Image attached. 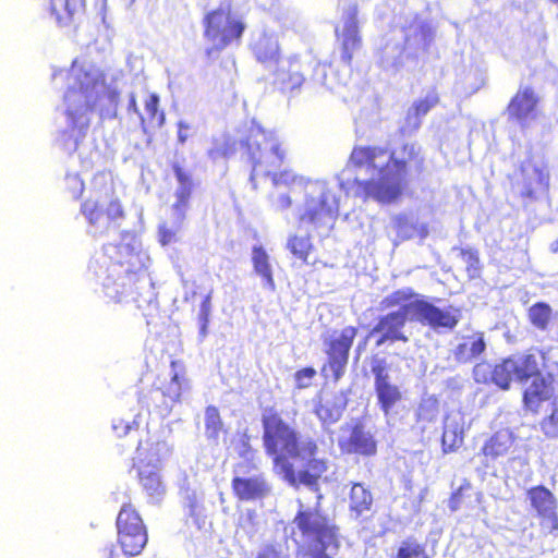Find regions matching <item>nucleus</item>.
Masks as SVG:
<instances>
[{
	"instance_id": "nucleus-40",
	"label": "nucleus",
	"mask_w": 558,
	"mask_h": 558,
	"mask_svg": "<svg viewBox=\"0 0 558 558\" xmlns=\"http://www.w3.org/2000/svg\"><path fill=\"white\" fill-rule=\"evenodd\" d=\"M222 429V422L217 408L208 407L205 411V432L209 439H217Z\"/></svg>"
},
{
	"instance_id": "nucleus-54",
	"label": "nucleus",
	"mask_w": 558,
	"mask_h": 558,
	"mask_svg": "<svg viewBox=\"0 0 558 558\" xmlns=\"http://www.w3.org/2000/svg\"><path fill=\"white\" fill-rule=\"evenodd\" d=\"M292 205V199L289 194H278L271 198V206L278 211L286 210Z\"/></svg>"
},
{
	"instance_id": "nucleus-63",
	"label": "nucleus",
	"mask_w": 558,
	"mask_h": 558,
	"mask_svg": "<svg viewBox=\"0 0 558 558\" xmlns=\"http://www.w3.org/2000/svg\"><path fill=\"white\" fill-rule=\"evenodd\" d=\"M119 251V253L121 254L122 251H128V247L125 245H120L119 247L114 246V245H107L105 246V253L106 255H108V257L111 259L112 256H111V253L112 252H116V251Z\"/></svg>"
},
{
	"instance_id": "nucleus-15",
	"label": "nucleus",
	"mask_w": 558,
	"mask_h": 558,
	"mask_svg": "<svg viewBox=\"0 0 558 558\" xmlns=\"http://www.w3.org/2000/svg\"><path fill=\"white\" fill-rule=\"evenodd\" d=\"M379 64L386 71L413 72L420 65V58L399 41L388 40L379 51Z\"/></svg>"
},
{
	"instance_id": "nucleus-59",
	"label": "nucleus",
	"mask_w": 558,
	"mask_h": 558,
	"mask_svg": "<svg viewBox=\"0 0 558 558\" xmlns=\"http://www.w3.org/2000/svg\"><path fill=\"white\" fill-rule=\"evenodd\" d=\"M159 98L153 94L145 101V110L150 118H155L158 112Z\"/></svg>"
},
{
	"instance_id": "nucleus-17",
	"label": "nucleus",
	"mask_w": 558,
	"mask_h": 558,
	"mask_svg": "<svg viewBox=\"0 0 558 558\" xmlns=\"http://www.w3.org/2000/svg\"><path fill=\"white\" fill-rule=\"evenodd\" d=\"M357 7H349L342 16V26L336 29L339 40L341 41L342 51L341 60L350 64L353 52L361 46V37L359 35L357 25Z\"/></svg>"
},
{
	"instance_id": "nucleus-48",
	"label": "nucleus",
	"mask_w": 558,
	"mask_h": 558,
	"mask_svg": "<svg viewBox=\"0 0 558 558\" xmlns=\"http://www.w3.org/2000/svg\"><path fill=\"white\" fill-rule=\"evenodd\" d=\"M256 558H283L282 545L265 544L258 549Z\"/></svg>"
},
{
	"instance_id": "nucleus-36",
	"label": "nucleus",
	"mask_w": 558,
	"mask_h": 558,
	"mask_svg": "<svg viewBox=\"0 0 558 558\" xmlns=\"http://www.w3.org/2000/svg\"><path fill=\"white\" fill-rule=\"evenodd\" d=\"M372 504L373 496L371 492L363 484H354L350 494V510L355 512L357 517L368 511Z\"/></svg>"
},
{
	"instance_id": "nucleus-47",
	"label": "nucleus",
	"mask_w": 558,
	"mask_h": 558,
	"mask_svg": "<svg viewBox=\"0 0 558 558\" xmlns=\"http://www.w3.org/2000/svg\"><path fill=\"white\" fill-rule=\"evenodd\" d=\"M461 258L466 266L470 278H475L480 272V259L476 251L461 250Z\"/></svg>"
},
{
	"instance_id": "nucleus-51",
	"label": "nucleus",
	"mask_w": 558,
	"mask_h": 558,
	"mask_svg": "<svg viewBox=\"0 0 558 558\" xmlns=\"http://www.w3.org/2000/svg\"><path fill=\"white\" fill-rule=\"evenodd\" d=\"M542 428L546 435L558 437V409H555L551 415L543 422Z\"/></svg>"
},
{
	"instance_id": "nucleus-58",
	"label": "nucleus",
	"mask_w": 558,
	"mask_h": 558,
	"mask_svg": "<svg viewBox=\"0 0 558 558\" xmlns=\"http://www.w3.org/2000/svg\"><path fill=\"white\" fill-rule=\"evenodd\" d=\"M331 549H335L333 546L315 545L308 551H305V555L308 558H331L327 555V551Z\"/></svg>"
},
{
	"instance_id": "nucleus-61",
	"label": "nucleus",
	"mask_w": 558,
	"mask_h": 558,
	"mask_svg": "<svg viewBox=\"0 0 558 558\" xmlns=\"http://www.w3.org/2000/svg\"><path fill=\"white\" fill-rule=\"evenodd\" d=\"M112 428L117 433L119 437L124 436L132 428L130 423H125L123 420H114L112 423Z\"/></svg>"
},
{
	"instance_id": "nucleus-10",
	"label": "nucleus",
	"mask_w": 558,
	"mask_h": 558,
	"mask_svg": "<svg viewBox=\"0 0 558 558\" xmlns=\"http://www.w3.org/2000/svg\"><path fill=\"white\" fill-rule=\"evenodd\" d=\"M118 537L124 555L136 556L141 554L147 543V534L138 513L124 505L117 518Z\"/></svg>"
},
{
	"instance_id": "nucleus-29",
	"label": "nucleus",
	"mask_w": 558,
	"mask_h": 558,
	"mask_svg": "<svg viewBox=\"0 0 558 558\" xmlns=\"http://www.w3.org/2000/svg\"><path fill=\"white\" fill-rule=\"evenodd\" d=\"M347 402L341 395H332L322 399L315 412L324 424L336 423L342 415Z\"/></svg>"
},
{
	"instance_id": "nucleus-28",
	"label": "nucleus",
	"mask_w": 558,
	"mask_h": 558,
	"mask_svg": "<svg viewBox=\"0 0 558 558\" xmlns=\"http://www.w3.org/2000/svg\"><path fill=\"white\" fill-rule=\"evenodd\" d=\"M178 186L174 192L177 198L172 206V211L178 216V220L185 219V213L189 207V199L194 187L191 174L179 166L173 167Z\"/></svg>"
},
{
	"instance_id": "nucleus-8",
	"label": "nucleus",
	"mask_w": 558,
	"mask_h": 558,
	"mask_svg": "<svg viewBox=\"0 0 558 558\" xmlns=\"http://www.w3.org/2000/svg\"><path fill=\"white\" fill-rule=\"evenodd\" d=\"M293 522L307 539L306 551L315 545L333 546L335 550L338 549L336 527L316 509H300Z\"/></svg>"
},
{
	"instance_id": "nucleus-19",
	"label": "nucleus",
	"mask_w": 558,
	"mask_h": 558,
	"mask_svg": "<svg viewBox=\"0 0 558 558\" xmlns=\"http://www.w3.org/2000/svg\"><path fill=\"white\" fill-rule=\"evenodd\" d=\"M304 68L305 62L296 54L281 58L274 71L275 83L283 90L300 88L305 81Z\"/></svg>"
},
{
	"instance_id": "nucleus-60",
	"label": "nucleus",
	"mask_w": 558,
	"mask_h": 558,
	"mask_svg": "<svg viewBox=\"0 0 558 558\" xmlns=\"http://www.w3.org/2000/svg\"><path fill=\"white\" fill-rule=\"evenodd\" d=\"M469 75L475 77V83L472 84L471 86L466 87L465 93L473 94V93L477 92L484 85V77L477 70L470 71Z\"/></svg>"
},
{
	"instance_id": "nucleus-53",
	"label": "nucleus",
	"mask_w": 558,
	"mask_h": 558,
	"mask_svg": "<svg viewBox=\"0 0 558 558\" xmlns=\"http://www.w3.org/2000/svg\"><path fill=\"white\" fill-rule=\"evenodd\" d=\"M65 180L68 187L71 190L72 196L77 198L84 190L83 181L76 174H69Z\"/></svg>"
},
{
	"instance_id": "nucleus-5",
	"label": "nucleus",
	"mask_w": 558,
	"mask_h": 558,
	"mask_svg": "<svg viewBox=\"0 0 558 558\" xmlns=\"http://www.w3.org/2000/svg\"><path fill=\"white\" fill-rule=\"evenodd\" d=\"M339 211V197L333 187L325 181L307 182L305 202L300 211V222L310 231L328 235Z\"/></svg>"
},
{
	"instance_id": "nucleus-56",
	"label": "nucleus",
	"mask_w": 558,
	"mask_h": 558,
	"mask_svg": "<svg viewBox=\"0 0 558 558\" xmlns=\"http://www.w3.org/2000/svg\"><path fill=\"white\" fill-rule=\"evenodd\" d=\"M210 294L206 295L204 301L202 302L199 306L198 312V323L208 324L209 323V316L211 313V302H210Z\"/></svg>"
},
{
	"instance_id": "nucleus-39",
	"label": "nucleus",
	"mask_w": 558,
	"mask_h": 558,
	"mask_svg": "<svg viewBox=\"0 0 558 558\" xmlns=\"http://www.w3.org/2000/svg\"><path fill=\"white\" fill-rule=\"evenodd\" d=\"M178 363L172 362L171 363V380L169 385L166 387L163 395L168 397L171 401H178L181 397L183 386L185 384V379L183 375H181L178 369Z\"/></svg>"
},
{
	"instance_id": "nucleus-20",
	"label": "nucleus",
	"mask_w": 558,
	"mask_h": 558,
	"mask_svg": "<svg viewBox=\"0 0 558 558\" xmlns=\"http://www.w3.org/2000/svg\"><path fill=\"white\" fill-rule=\"evenodd\" d=\"M375 376V390L383 411L387 414L390 409L401 400V392L398 386L392 385L389 379L386 363L377 360L372 366Z\"/></svg>"
},
{
	"instance_id": "nucleus-38",
	"label": "nucleus",
	"mask_w": 558,
	"mask_h": 558,
	"mask_svg": "<svg viewBox=\"0 0 558 558\" xmlns=\"http://www.w3.org/2000/svg\"><path fill=\"white\" fill-rule=\"evenodd\" d=\"M396 227L398 234L401 239H411L416 235L420 238H425L427 234L426 227L422 226H415L412 220L409 219L407 216H399L396 218Z\"/></svg>"
},
{
	"instance_id": "nucleus-50",
	"label": "nucleus",
	"mask_w": 558,
	"mask_h": 558,
	"mask_svg": "<svg viewBox=\"0 0 558 558\" xmlns=\"http://www.w3.org/2000/svg\"><path fill=\"white\" fill-rule=\"evenodd\" d=\"M315 375L316 371L312 367H306L296 372L294 376L296 386L301 389L310 387Z\"/></svg>"
},
{
	"instance_id": "nucleus-27",
	"label": "nucleus",
	"mask_w": 558,
	"mask_h": 558,
	"mask_svg": "<svg viewBox=\"0 0 558 558\" xmlns=\"http://www.w3.org/2000/svg\"><path fill=\"white\" fill-rule=\"evenodd\" d=\"M465 417L461 412L449 413L444 423L442 447L444 451H454L464 439Z\"/></svg>"
},
{
	"instance_id": "nucleus-26",
	"label": "nucleus",
	"mask_w": 558,
	"mask_h": 558,
	"mask_svg": "<svg viewBox=\"0 0 558 558\" xmlns=\"http://www.w3.org/2000/svg\"><path fill=\"white\" fill-rule=\"evenodd\" d=\"M434 40L432 26L422 21H415L405 32L404 47L421 58Z\"/></svg>"
},
{
	"instance_id": "nucleus-30",
	"label": "nucleus",
	"mask_w": 558,
	"mask_h": 558,
	"mask_svg": "<svg viewBox=\"0 0 558 558\" xmlns=\"http://www.w3.org/2000/svg\"><path fill=\"white\" fill-rule=\"evenodd\" d=\"M486 348L483 333L473 332L463 336L454 349V356L460 362H469L477 357Z\"/></svg>"
},
{
	"instance_id": "nucleus-14",
	"label": "nucleus",
	"mask_w": 558,
	"mask_h": 558,
	"mask_svg": "<svg viewBox=\"0 0 558 558\" xmlns=\"http://www.w3.org/2000/svg\"><path fill=\"white\" fill-rule=\"evenodd\" d=\"M355 336L356 329L352 326H348L340 331H333L325 339L328 363L336 379H339L344 373L348 364L349 351Z\"/></svg>"
},
{
	"instance_id": "nucleus-31",
	"label": "nucleus",
	"mask_w": 558,
	"mask_h": 558,
	"mask_svg": "<svg viewBox=\"0 0 558 558\" xmlns=\"http://www.w3.org/2000/svg\"><path fill=\"white\" fill-rule=\"evenodd\" d=\"M140 482L147 495L154 499L163 496L166 487L160 476V469L136 466Z\"/></svg>"
},
{
	"instance_id": "nucleus-3",
	"label": "nucleus",
	"mask_w": 558,
	"mask_h": 558,
	"mask_svg": "<svg viewBox=\"0 0 558 558\" xmlns=\"http://www.w3.org/2000/svg\"><path fill=\"white\" fill-rule=\"evenodd\" d=\"M263 426L264 446L267 453L274 457V469L286 477H291L293 465L288 459H294L303 466L298 475L299 481L306 486L315 485L317 478L327 470V462L316 457V444L310 438H300L276 413L264 414Z\"/></svg>"
},
{
	"instance_id": "nucleus-35",
	"label": "nucleus",
	"mask_w": 558,
	"mask_h": 558,
	"mask_svg": "<svg viewBox=\"0 0 558 558\" xmlns=\"http://www.w3.org/2000/svg\"><path fill=\"white\" fill-rule=\"evenodd\" d=\"M438 95L435 92H428L424 98L418 99L408 111V122L414 128H418L421 118L437 105Z\"/></svg>"
},
{
	"instance_id": "nucleus-9",
	"label": "nucleus",
	"mask_w": 558,
	"mask_h": 558,
	"mask_svg": "<svg viewBox=\"0 0 558 558\" xmlns=\"http://www.w3.org/2000/svg\"><path fill=\"white\" fill-rule=\"evenodd\" d=\"M126 264L121 259L111 260L108 264L107 259L104 258L101 266H106V269L101 270L100 274L96 271L97 277L102 280L101 283L106 296L117 302H120L132 292L137 278L136 272L130 269L131 260H126Z\"/></svg>"
},
{
	"instance_id": "nucleus-41",
	"label": "nucleus",
	"mask_w": 558,
	"mask_h": 558,
	"mask_svg": "<svg viewBox=\"0 0 558 558\" xmlns=\"http://www.w3.org/2000/svg\"><path fill=\"white\" fill-rule=\"evenodd\" d=\"M312 247L308 236H290L287 248L299 259L306 262Z\"/></svg>"
},
{
	"instance_id": "nucleus-64",
	"label": "nucleus",
	"mask_w": 558,
	"mask_h": 558,
	"mask_svg": "<svg viewBox=\"0 0 558 558\" xmlns=\"http://www.w3.org/2000/svg\"><path fill=\"white\" fill-rule=\"evenodd\" d=\"M128 110L129 111H133L134 113L138 114L142 118V116H141L140 111H138V108H137L135 96L133 94L130 95Z\"/></svg>"
},
{
	"instance_id": "nucleus-52",
	"label": "nucleus",
	"mask_w": 558,
	"mask_h": 558,
	"mask_svg": "<svg viewBox=\"0 0 558 558\" xmlns=\"http://www.w3.org/2000/svg\"><path fill=\"white\" fill-rule=\"evenodd\" d=\"M328 68L325 64H317L314 69V81L327 89H335V85L327 80Z\"/></svg>"
},
{
	"instance_id": "nucleus-37",
	"label": "nucleus",
	"mask_w": 558,
	"mask_h": 558,
	"mask_svg": "<svg viewBox=\"0 0 558 558\" xmlns=\"http://www.w3.org/2000/svg\"><path fill=\"white\" fill-rule=\"evenodd\" d=\"M82 0H50L51 14L59 24H66L81 5Z\"/></svg>"
},
{
	"instance_id": "nucleus-12",
	"label": "nucleus",
	"mask_w": 558,
	"mask_h": 558,
	"mask_svg": "<svg viewBox=\"0 0 558 558\" xmlns=\"http://www.w3.org/2000/svg\"><path fill=\"white\" fill-rule=\"evenodd\" d=\"M507 112L509 120L526 131L542 117L541 97L529 86L520 87L509 102Z\"/></svg>"
},
{
	"instance_id": "nucleus-55",
	"label": "nucleus",
	"mask_w": 558,
	"mask_h": 558,
	"mask_svg": "<svg viewBox=\"0 0 558 558\" xmlns=\"http://www.w3.org/2000/svg\"><path fill=\"white\" fill-rule=\"evenodd\" d=\"M234 153V149L231 147L229 141H226L222 146H216L215 148L209 150V157L211 159H217L219 157H229Z\"/></svg>"
},
{
	"instance_id": "nucleus-57",
	"label": "nucleus",
	"mask_w": 558,
	"mask_h": 558,
	"mask_svg": "<svg viewBox=\"0 0 558 558\" xmlns=\"http://www.w3.org/2000/svg\"><path fill=\"white\" fill-rule=\"evenodd\" d=\"M185 499H186V505L190 508V513L192 515L198 514L201 512L202 497L196 492H192L191 494L187 493Z\"/></svg>"
},
{
	"instance_id": "nucleus-33",
	"label": "nucleus",
	"mask_w": 558,
	"mask_h": 558,
	"mask_svg": "<svg viewBox=\"0 0 558 558\" xmlns=\"http://www.w3.org/2000/svg\"><path fill=\"white\" fill-rule=\"evenodd\" d=\"M253 51L257 60L262 63L275 62L280 59L279 57V44L275 36L263 34L253 44Z\"/></svg>"
},
{
	"instance_id": "nucleus-4",
	"label": "nucleus",
	"mask_w": 558,
	"mask_h": 558,
	"mask_svg": "<svg viewBox=\"0 0 558 558\" xmlns=\"http://www.w3.org/2000/svg\"><path fill=\"white\" fill-rule=\"evenodd\" d=\"M242 156L251 165L252 171L250 181L253 187H256L258 177L272 175L275 186H302L310 180L298 177L290 170L275 173L287 155L282 141L274 133L265 131L258 123L252 121L247 128L246 134L240 140Z\"/></svg>"
},
{
	"instance_id": "nucleus-22",
	"label": "nucleus",
	"mask_w": 558,
	"mask_h": 558,
	"mask_svg": "<svg viewBox=\"0 0 558 558\" xmlns=\"http://www.w3.org/2000/svg\"><path fill=\"white\" fill-rule=\"evenodd\" d=\"M171 454V446L159 439L141 441L134 458L136 466L161 469L162 462Z\"/></svg>"
},
{
	"instance_id": "nucleus-24",
	"label": "nucleus",
	"mask_w": 558,
	"mask_h": 558,
	"mask_svg": "<svg viewBox=\"0 0 558 558\" xmlns=\"http://www.w3.org/2000/svg\"><path fill=\"white\" fill-rule=\"evenodd\" d=\"M526 497L537 517L550 523L558 521L557 498L547 487L543 485L531 487L526 492Z\"/></svg>"
},
{
	"instance_id": "nucleus-13",
	"label": "nucleus",
	"mask_w": 558,
	"mask_h": 558,
	"mask_svg": "<svg viewBox=\"0 0 558 558\" xmlns=\"http://www.w3.org/2000/svg\"><path fill=\"white\" fill-rule=\"evenodd\" d=\"M538 355L522 354L505 360L495 366L492 379L501 389H508L512 380L522 381L537 373Z\"/></svg>"
},
{
	"instance_id": "nucleus-21",
	"label": "nucleus",
	"mask_w": 558,
	"mask_h": 558,
	"mask_svg": "<svg viewBox=\"0 0 558 558\" xmlns=\"http://www.w3.org/2000/svg\"><path fill=\"white\" fill-rule=\"evenodd\" d=\"M338 445L342 451L348 453L371 456L376 452L373 435L360 425L353 428H342Z\"/></svg>"
},
{
	"instance_id": "nucleus-46",
	"label": "nucleus",
	"mask_w": 558,
	"mask_h": 558,
	"mask_svg": "<svg viewBox=\"0 0 558 558\" xmlns=\"http://www.w3.org/2000/svg\"><path fill=\"white\" fill-rule=\"evenodd\" d=\"M438 414V401L435 398L424 399L417 411V415L421 420L432 422L436 418Z\"/></svg>"
},
{
	"instance_id": "nucleus-42",
	"label": "nucleus",
	"mask_w": 558,
	"mask_h": 558,
	"mask_svg": "<svg viewBox=\"0 0 558 558\" xmlns=\"http://www.w3.org/2000/svg\"><path fill=\"white\" fill-rule=\"evenodd\" d=\"M551 315V310L547 304L537 303L530 308L529 317L532 324L541 329L546 328Z\"/></svg>"
},
{
	"instance_id": "nucleus-23",
	"label": "nucleus",
	"mask_w": 558,
	"mask_h": 558,
	"mask_svg": "<svg viewBox=\"0 0 558 558\" xmlns=\"http://www.w3.org/2000/svg\"><path fill=\"white\" fill-rule=\"evenodd\" d=\"M232 489L242 501H254L265 498L270 486L262 474L242 476L239 473L232 480Z\"/></svg>"
},
{
	"instance_id": "nucleus-2",
	"label": "nucleus",
	"mask_w": 558,
	"mask_h": 558,
	"mask_svg": "<svg viewBox=\"0 0 558 558\" xmlns=\"http://www.w3.org/2000/svg\"><path fill=\"white\" fill-rule=\"evenodd\" d=\"M417 155L414 144L404 145L401 157L380 146H355L338 177L339 187L355 196L392 203L402 194L408 163Z\"/></svg>"
},
{
	"instance_id": "nucleus-44",
	"label": "nucleus",
	"mask_w": 558,
	"mask_h": 558,
	"mask_svg": "<svg viewBox=\"0 0 558 558\" xmlns=\"http://www.w3.org/2000/svg\"><path fill=\"white\" fill-rule=\"evenodd\" d=\"M412 296L413 293L411 289L398 290L386 296L381 301V306L384 308H390L393 306H400V308H403L404 305L410 304L412 302L410 301Z\"/></svg>"
},
{
	"instance_id": "nucleus-34",
	"label": "nucleus",
	"mask_w": 558,
	"mask_h": 558,
	"mask_svg": "<svg viewBox=\"0 0 558 558\" xmlns=\"http://www.w3.org/2000/svg\"><path fill=\"white\" fill-rule=\"evenodd\" d=\"M512 442V435L509 430H499L484 445L483 453L492 458L504 456L508 452Z\"/></svg>"
},
{
	"instance_id": "nucleus-18",
	"label": "nucleus",
	"mask_w": 558,
	"mask_h": 558,
	"mask_svg": "<svg viewBox=\"0 0 558 558\" xmlns=\"http://www.w3.org/2000/svg\"><path fill=\"white\" fill-rule=\"evenodd\" d=\"M548 184L549 173L547 169L527 160L522 163L514 186L522 196L532 197L536 191H545Z\"/></svg>"
},
{
	"instance_id": "nucleus-1",
	"label": "nucleus",
	"mask_w": 558,
	"mask_h": 558,
	"mask_svg": "<svg viewBox=\"0 0 558 558\" xmlns=\"http://www.w3.org/2000/svg\"><path fill=\"white\" fill-rule=\"evenodd\" d=\"M58 77L66 80L63 104L73 140L69 148H76L89 128L93 114L102 119L116 117L121 93L118 77L90 61L78 59L66 72L54 70L52 81Z\"/></svg>"
},
{
	"instance_id": "nucleus-45",
	"label": "nucleus",
	"mask_w": 558,
	"mask_h": 558,
	"mask_svg": "<svg viewBox=\"0 0 558 558\" xmlns=\"http://www.w3.org/2000/svg\"><path fill=\"white\" fill-rule=\"evenodd\" d=\"M424 554V548L413 538L403 541L398 550V558H418Z\"/></svg>"
},
{
	"instance_id": "nucleus-6",
	"label": "nucleus",
	"mask_w": 558,
	"mask_h": 558,
	"mask_svg": "<svg viewBox=\"0 0 558 558\" xmlns=\"http://www.w3.org/2000/svg\"><path fill=\"white\" fill-rule=\"evenodd\" d=\"M82 214L88 220L94 229V234H102L111 226H117L124 216L123 208L117 196H114L112 186H106L104 193L90 198L82 204Z\"/></svg>"
},
{
	"instance_id": "nucleus-11",
	"label": "nucleus",
	"mask_w": 558,
	"mask_h": 558,
	"mask_svg": "<svg viewBox=\"0 0 558 558\" xmlns=\"http://www.w3.org/2000/svg\"><path fill=\"white\" fill-rule=\"evenodd\" d=\"M410 319L429 326L436 331L452 330L462 317L459 308H439L426 301L415 300L408 304Z\"/></svg>"
},
{
	"instance_id": "nucleus-62",
	"label": "nucleus",
	"mask_w": 558,
	"mask_h": 558,
	"mask_svg": "<svg viewBox=\"0 0 558 558\" xmlns=\"http://www.w3.org/2000/svg\"><path fill=\"white\" fill-rule=\"evenodd\" d=\"M190 130H191V126L189 123H186L184 121H180L178 123V141L181 144H184L186 142V140L190 137Z\"/></svg>"
},
{
	"instance_id": "nucleus-32",
	"label": "nucleus",
	"mask_w": 558,
	"mask_h": 558,
	"mask_svg": "<svg viewBox=\"0 0 558 558\" xmlns=\"http://www.w3.org/2000/svg\"><path fill=\"white\" fill-rule=\"evenodd\" d=\"M252 263L254 271L264 280V286L269 290H275V280L272 277V266L270 256L260 245H255L252 250Z\"/></svg>"
},
{
	"instance_id": "nucleus-43",
	"label": "nucleus",
	"mask_w": 558,
	"mask_h": 558,
	"mask_svg": "<svg viewBox=\"0 0 558 558\" xmlns=\"http://www.w3.org/2000/svg\"><path fill=\"white\" fill-rule=\"evenodd\" d=\"M173 215V222L170 227L166 223L161 225L159 228V242L161 245H169L178 241V232L180 231L182 223L184 220H178V216Z\"/></svg>"
},
{
	"instance_id": "nucleus-7",
	"label": "nucleus",
	"mask_w": 558,
	"mask_h": 558,
	"mask_svg": "<svg viewBox=\"0 0 558 558\" xmlns=\"http://www.w3.org/2000/svg\"><path fill=\"white\" fill-rule=\"evenodd\" d=\"M244 29L241 16L232 13L229 8L220 7L205 17V37L217 50L239 41Z\"/></svg>"
},
{
	"instance_id": "nucleus-16",
	"label": "nucleus",
	"mask_w": 558,
	"mask_h": 558,
	"mask_svg": "<svg viewBox=\"0 0 558 558\" xmlns=\"http://www.w3.org/2000/svg\"><path fill=\"white\" fill-rule=\"evenodd\" d=\"M408 318H410V312L407 304L403 308L383 316L372 329L369 336L380 335L376 342L377 347L383 345L386 341L401 340L407 342L408 337L401 330Z\"/></svg>"
},
{
	"instance_id": "nucleus-49",
	"label": "nucleus",
	"mask_w": 558,
	"mask_h": 558,
	"mask_svg": "<svg viewBox=\"0 0 558 558\" xmlns=\"http://www.w3.org/2000/svg\"><path fill=\"white\" fill-rule=\"evenodd\" d=\"M256 513L254 511H247L242 514L239 520V525L243 529L247 534L254 535L257 531L256 527Z\"/></svg>"
},
{
	"instance_id": "nucleus-25",
	"label": "nucleus",
	"mask_w": 558,
	"mask_h": 558,
	"mask_svg": "<svg viewBox=\"0 0 558 558\" xmlns=\"http://www.w3.org/2000/svg\"><path fill=\"white\" fill-rule=\"evenodd\" d=\"M541 359L542 356L538 355V361ZM527 378H533V380L524 391V403L530 410L536 411L542 401L551 397L554 392L553 378L550 375L543 376L539 373V365L537 366V373L527 376Z\"/></svg>"
}]
</instances>
